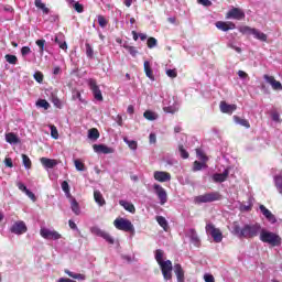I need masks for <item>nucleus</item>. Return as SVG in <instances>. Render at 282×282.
Listing matches in <instances>:
<instances>
[{"label": "nucleus", "mask_w": 282, "mask_h": 282, "mask_svg": "<svg viewBox=\"0 0 282 282\" xmlns=\"http://www.w3.org/2000/svg\"><path fill=\"white\" fill-rule=\"evenodd\" d=\"M153 188H154V191H155V193H156V195L160 199L161 206H164V204L166 202H169V197L166 196V191H164L163 187L158 185V184H154Z\"/></svg>", "instance_id": "nucleus-12"}, {"label": "nucleus", "mask_w": 282, "mask_h": 282, "mask_svg": "<svg viewBox=\"0 0 282 282\" xmlns=\"http://www.w3.org/2000/svg\"><path fill=\"white\" fill-rule=\"evenodd\" d=\"M88 87L90 91H93V96L95 100H98L99 102H102L104 97H102V91L100 90V86H98V82L96 79L90 78L88 80Z\"/></svg>", "instance_id": "nucleus-7"}, {"label": "nucleus", "mask_w": 282, "mask_h": 282, "mask_svg": "<svg viewBox=\"0 0 282 282\" xmlns=\"http://www.w3.org/2000/svg\"><path fill=\"white\" fill-rule=\"evenodd\" d=\"M86 55L88 58H94V48L91 47V44L86 43Z\"/></svg>", "instance_id": "nucleus-44"}, {"label": "nucleus", "mask_w": 282, "mask_h": 282, "mask_svg": "<svg viewBox=\"0 0 282 282\" xmlns=\"http://www.w3.org/2000/svg\"><path fill=\"white\" fill-rule=\"evenodd\" d=\"M166 76H169V78H177V69H167Z\"/></svg>", "instance_id": "nucleus-51"}, {"label": "nucleus", "mask_w": 282, "mask_h": 282, "mask_svg": "<svg viewBox=\"0 0 282 282\" xmlns=\"http://www.w3.org/2000/svg\"><path fill=\"white\" fill-rule=\"evenodd\" d=\"M145 76L150 78V80H154L155 76L153 75V69L151 68V63L149 61H145L143 64Z\"/></svg>", "instance_id": "nucleus-22"}, {"label": "nucleus", "mask_w": 282, "mask_h": 282, "mask_svg": "<svg viewBox=\"0 0 282 282\" xmlns=\"http://www.w3.org/2000/svg\"><path fill=\"white\" fill-rule=\"evenodd\" d=\"M22 163L25 169H32V160H30V156H28L26 154H22Z\"/></svg>", "instance_id": "nucleus-38"}, {"label": "nucleus", "mask_w": 282, "mask_h": 282, "mask_svg": "<svg viewBox=\"0 0 282 282\" xmlns=\"http://www.w3.org/2000/svg\"><path fill=\"white\" fill-rule=\"evenodd\" d=\"M252 36H254L258 41H262V43H265L268 41V35L258 29H253Z\"/></svg>", "instance_id": "nucleus-25"}, {"label": "nucleus", "mask_w": 282, "mask_h": 282, "mask_svg": "<svg viewBox=\"0 0 282 282\" xmlns=\"http://www.w3.org/2000/svg\"><path fill=\"white\" fill-rule=\"evenodd\" d=\"M155 261L161 268L163 279L165 281H171V279H173V262L171 260L164 261V250H155Z\"/></svg>", "instance_id": "nucleus-2"}, {"label": "nucleus", "mask_w": 282, "mask_h": 282, "mask_svg": "<svg viewBox=\"0 0 282 282\" xmlns=\"http://www.w3.org/2000/svg\"><path fill=\"white\" fill-rule=\"evenodd\" d=\"M219 108L221 113H228L229 116H232V112L237 111V105L235 104L229 105L226 101H220Z\"/></svg>", "instance_id": "nucleus-15"}, {"label": "nucleus", "mask_w": 282, "mask_h": 282, "mask_svg": "<svg viewBox=\"0 0 282 282\" xmlns=\"http://www.w3.org/2000/svg\"><path fill=\"white\" fill-rule=\"evenodd\" d=\"M113 226H115V228H117V230H122L123 232H134L135 231L133 224L129 219L117 218L113 221Z\"/></svg>", "instance_id": "nucleus-5"}, {"label": "nucleus", "mask_w": 282, "mask_h": 282, "mask_svg": "<svg viewBox=\"0 0 282 282\" xmlns=\"http://www.w3.org/2000/svg\"><path fill=\"white\" fill-rule=\"evenodd\" d=\"M35 8L39 10H42L44 14H50V8L45 7V3H43V0H35Z\"/></svg>", "instance_id": "nucleus-28"}, {"label": "nucleus", "mask_w": 282, "mask_h": 282, "mask_svg": "<svg viewBox=\"0 0 282 282\" xmlns=\"http://www.w3.org/2000/svg\"><path fill=\"white\" fill-rule=\"evenodd\" d=\"M6 141L9 144H21V139H19V137L14 132L7 133Z\"/></svg>", "instance_id": "nucleus-20"}, {"label": "nucleus", "mask_w": 282, "mask_h": 282, "mask_svg": "<svg viewBox=\"0 0 282 282\" xmlns=\"http://www.w3.org/2000/svg\"><path fill=\"white\" fill-rule=\"evenodd\" d=\"M238 76H239V78H248V73H246L243 70H239Z\"/></svg>", "instance_id": "nucleus-64"}, {"label": "nucleus", "mask_w": 282, "mask_h": 282, "mask_svg": "<svg viewBox=\"0 0 282 282\" xmlns=\"http://www.w3.org/2000/svg\"><path fill=\"white\" fill-rule=\"evenodd\" d=\"M260 241H262V243H269L270 246L276 247V246H281V236L272 232V231H268L265 229H261L260 230Z\"/></svg>", "instance_id": "nucleus-3"}, {"label": "nucleus", "mask_w": 282, "mask_h": 282, "mask_svg": "<svg viewBox=\"0 0 282 282\" xmlns=\"http://www.w3.org/2000/svg\"><path fill=\"white\" fill-rule=\"evenodd\" d=\"M88 138H89L90 140H98V138H100V132L98 131V129L91 128V129L88 131Z\"/></svg>", "instance_id": "nucleus-31"}, {"label": "nucleus", "mask_w": 282, "mask_h": 282, "mask_svg": "<svg viewBox=\"0 0 282 282\" xmlns=\"http://www.w3.org/2000/svg\"><path fill=\"white\" fill-rule=\"evenodd\" d=\"M17 186L22 193H25L28 191V186H25V184L23 183H17Z\"/></svg>", "instance_id": "nucleus-57"}, {"label": "nucleus", "mask_w": 282, "mask_h": 282, "mask_svg": "<svg viewBox=\"0 0 282 282\" xmlns=\"http://www.w3.org/2000/svg\"><path fill=\"white\" fill-rule=\"evenodd\" d=\"M31 52H32V50L30 48V46H23L21 48L22 56H28V54H30Z\"/></svg>", "instance_id": "nucleus-56"}, {"label": "nucleus", "mask_w": 282, "mask_h": 282, "mask_svg": "<svg viewBox=\"0 0 282 282\" xmlns=\"http://www.w3.org/2000/svg\"><path fill=\"white\" fill-rule=\"evenodd\" d=\"M124 50H127V52H129L130 55H132L134 58L135 56H138V48H135V46H130L124 44L123 45Z\"/></svg>", "instance_id": "nucleus-37"}, {"label": "nucleus", "mask_w": 282, "mask_h": 282, "mask_svg": "<svg viewBox=\"0 0 282 282\" xmlns=\"http://www.w3.org/2000/svg\"><path fill=\"white\" fill-rule=\"evenodd\" d=\"M4 58L7 63H9V65H17V63H19V58L17 57V55L7 54Z\"/></svg>", "instance_id": "nucleus-32"}, {"label": "nucleus", "mask_w": 282, "mask_h": 282, "mask_svg": "<svg viewBox=\"0 0 282 282\" xmlns=\"http://www.w3.org/2000/svg\"><path fill=\"white\" fill-rule=\"evenodd\" d=\"M97 19H98V23H99L100 28H107V23H109V22L107 21L106 18H104V15H98Z\"/></svg>", "instance_id": "nucleus-46"}, {"label": "nucleus", "mask_w": 282, "mask_h": 282, "mask_svg": "<svg viewBox=\"0 0 282 282\" xmlns=\"http://www.w3.org/2000/svg\"><path fill=\"white\" fill-rule=\"evenodd\" d=\"M93 149L95 153H104V155H109V153H113V148H109L105 144H94Z\"/></svg>", "instance_id": "nucleus-17"}, {"label": "nucleus", "mask_w": 282, "mask_h": 282, "mask_svg": "<svg viewBox=\"0 0 282 282\" xmlns=\"http://www.w3.org/2000/svg\"><path fill=\"white\" fill-rule=\"evenodd\" d=\"M264 80L271 85L272 89H274V91H281L282 90V84L281 82L276 80L274 78V76H270V75H263Z\"/></svg>", "instance_id": "nucleus-13"}, {"label": "nucleus", "mask_w": 282, "mask_h": 282, "mask_svg": "<svg viewBox=\"0 0 282 282\" xmlns=\"http://www.w3.org/2000/svg\"><path fill=\"white\" fill-rule=\"evenodd\" d=\"M54 41L59 46L61 50H67V42H62L58 39V36H56Z\"/></svg>", "instance_id": "nucleus-48"}, {"label": "nucleus", "mask_w": 282, "mask_h": 282, "mask_svg": "<svg viewBox=\"0 0 282 282\" xmlns=\"http://www.w3.org/2000/svg\"><path fill=\"white\" fill-rule=\"evenodd\" d=\"M90 232L93 235H96L97 237H101V239H105V241H107L108 243L110 245H113L115 243V240L113 238L111 237V235H109V232L98 228V227H93L90 229Z\"/></svg>", "instance_id": "nucleus-10"}, {"label": "nucleus", "mask_w": 282, "mask_h": 282, "mask_svg": "<svg viewBox=\"0 0 282 282\" xmlns=\"http://www.w3.org/2000/svg\"><path fill=\"white\" fill-rule=\"evenodd\" d=\"M226 180V177H213L212 181L215 183V184H221L224 183V181Z\"/></svg>", "instance_id": "nucleus-61"}, {"label": "nucleus", "mask_w": 282, "mask_h": 282, "mask_svg": "<svg viewBox=\"0 0 282 282\" xmlns=\"http://www.w3.org/2000/svg\"><path fill=\"white\" fill-rule=\"evenodd\" d=\"M219 199H221V194H219V192H210L196 196L194 202L196 204H208L210 202H219Z\"/></svg>", "instance_id": "nucleus-4"}, {"label": "nucleus", "mask_w": 282, "mask_h": 282, "mask_svg": "<svg viewBox=\"0 0 282 282\" xmlns=\"http://www.w3.org/2000/svg\"><path fill=\"white\" fill-rule=\"evenodd\" d=\"M174 272H175L177 282L185 281L184 269L182 268V264H175L174 265Z\"/></svg>", "instance_id": "nucleus-21"}, {"label": "nucleus", "mask_w": 282, "mask_h": 282, "mask_svg": "<svg viewBox=\"0 0 282 282\" xmlns=\"http://www.w3.org/2000/svg\"><path fill=\"white\" fill-rule=\"evenodd\" d=\"M34 78H35L36 83H43V78H44L43 73L36 72L34 74Z\"/></svg>", "instance_id": "nucleus-53"}, {"label": "nucleus", "mask_w": 282, "mask_h": 282, "mask_svg": "<svg viewBox=\"0 0 282 282\" xmlns=\"http://www.w3.org/2000/svg\"><path fill=\"white\" fill-rule=\"evenodd\" d=\"M147 45H148L149 50H153V47L158 46V40L155 37H149Z\"/></svg>", "instance_id": "nucleus-41"}, {"label": "nucleus", "mask_w": 282, "mask_h": 282, "mask_svg": "<svg viewBox=\"0 0 282 282\" xmlns=\"http://www.w3.org/2000/svg\"><path fill=\"white\" fill-rule=\"evenodd\" d=\"M188 237L191 239V243H193V246H195L196 248H199V246L202 245V240L199 239V236L197 235V230H195L193 228L189 229Z\"/></svg>", "instance_id": "nucleus-18"}, {"label": "nucleus", "mask_w": 282, "mask_h": 282, "mask_svg": "<svg viewBox=\"0 0 282 282\" xmlns=\"http://www.w3.org/2000/svg\"><path fill=\"white\" fill-rule=\"evenodd\" d=\"M196 154L198 160H200L202 162H205V164L208 162V156H206V154L202 150L196 149Z\"/></svg>", "instance_id": "nucleus-40"}, {"label": "nucleus", "mask_w": 282, "mask_h": 282, "mask_svg": "<svg viewBox=\"0 0 282 282\" xmlns=\"http://www.w3.org/2000/svg\"><path fill=\"white\" fill-rule=\"evenodd\" d=\"M204 280L205 282H215V276L213 274H205Z\"/></svg>", "instance_id": "nucleus-58"}, {"label": "nucleus", "mask_w": 282, "mask_h": 282, "mask_svg": "<svg viewBox=\"0 0 282 282\" xmlns=\"http://www.w3.org/2000/svg\"><path fill=\"white\" fill-rule=\"evenodd\" d=\"M73 8L78 12V14H83V12H85V7L80 2H75Z\"/></svg>", "instance_id": "nucleus-45"}, {"label": "nucleus", "mask_w": 282, "mask_h": 282, "mask_svg": "<svg viewBox=\"0 0 282 282\" xmlns=\"http://www.w3.org/2000/svg\"><path fill=\"white\" fill-rule=\"evenodd\" d=\"M94 199L98 206H105L107 204V200H105V197L102 196V193L100 191L94 192Z\"/></svg>", "instance_id": "nucleus-23"}, {"label": "nucleus", "mask_w": 282, "mask_h": 282, "mask_svg": "<svg viewBox=\"0 0 282 282\" xmlns=\"http://www.w3.org/2000/svg\"><path fill=\"white\" fill-rule=\"evenodd\" d=\"M154 177H171L169 172H154Z\"/></svg>", "instance_id": "nucleus-52"}, {"label": "nucleus", "mask_w": 282, "mask_h": 282, "mask_svg": "<svg viewBox=\"0 0 282 282\" xmlns=\"http://www.w3.org/2000/svg\"><path fill=\"white\" fill-rule=\"evenodd\" d=\"M134 111H135V108L133 107V105L128 106L127 112L130 116H133Z\"/></svg>", "instance_id": "nucleus-62"}, {"label": "nucleus", "mask_w": 282, "mask_h": 282, "mask_svg": "<svg viewBox=\"0 0 282 282\" xmlns=\"http://www.w3.org/2000/svg\"><path fill=\"white\" fill-rule=\"evenodd\" d=\"M163 111H164L165 113H175V111H177V109H175V107L167 106V107H164V108H163Z\"/></svg>", "instance_id": "nucleus-54"}, {"label": "nucleus", "mask_w": 282, "mask_h": 282, "mask_svg": "<svg viewBox=\"0 0 282 282\" xmlns=\"http://www.w3.org/2000/svg\"><path fill=\"white\" fill-rule=\"evenodd\" d=\"M143 117L147 119V120H158V115L151 110H147L144 113H143Z\"/></svg>", "instance_id": "nucleus-36"}, {"label": "nucleus", "mask_w": 282, "mask_h": 282, "mask_svg": "<svg viewBox=\"0 0 282 282\" xmlns=\"http://www.w3.org/2000/svg\"><path fill=\"white\" fill-rule=\"evenodd\" d=\"M35 44L40 47V52H45V40H36Z\"/></svg>", "instance_id": "nucleus-50"}, {"label": "nucleus", "mask_w": 282, "mask_h": 282, "mask_svg": "<svg viewBox=\"0 0 282 282\" xmlns=\"http://www.w3.org/2000/svg\"><path fill=\"white\" fill-rule=\"evenodd\" d=\"M156 221L159 224V226H161V228H163V230H169V221H166V218H164L163 216H158L156 217Z\"/></svg>", "instance_id": "nucleus-29"}, {"label": "nucleus", "mask_w": 282, "mask_h": 282, "mask_svg": "<svg viewBox=\"0 0 282 282\" xmlns=\"http://www.w3.org/2000/svg\"><path fill=\"white\" fill-rule=\"evenodd\" d=\"M239 32L241 34H252L254 32V29L253 28H250L248 25H242V26H239Z\"/></svg>", "instance_id": "nucleus-34"}, {"label": "nucleus", "mask_w": 282, "mask_h": 282, "mask_svg": "<svg viewBox=\"0 0 282 282\" xmlns=\"http://www.w3.org/2000/svg\"><path fill=\"white\" fill-rule=\"evenodd\" d=\"M198 3H200L202 6H205L207 8L213 6V2L210 0H198Z\"/></svg>", "instance_id": "nucleus-60"}, {"label": "nucleus", "mask_w": 282, "mask_h": 282, "mask_svg": "<svg viewBox=\"0 0 282 282\" xmlns=\"http://www.w3.org/2000/svg\"><path fill=\"white\" fill-rule=\"evenodd\" d=\"M51 135L54 140H58V129H56V126H51Z\"/></svg>", "instance_id": "nucleus-49"}, {"label": "nucleus", "mask_w": 282, "mask_h": 282, "mask_svg": "<svg viewBox=\"0 0 282 282\" xmlns=\"http://www.w3.org/2000/svg\"><path fill=\"white\" fill-rule=\"evenodd\" d=\"M10 232H12L13 235H25V232H28V226L25 225V221L23 220L15 221L11 226Z\"/></svg>", "instance_id": "nucleus-9"}, {"label": "nucleus", "mask_w": 282, "mask_h": 282, "mask_svg": "<svg viewBox=\"0 0 282 282\" xmlns=\"http://www.w3.org/2000/svg\"><path fill=\"white\" fill-rule=\"evenodd\" d=\"M231 234L238 239H254V237H259L261 234V225L259 223L256 224H246L241 227L239 221H234L231 226Z\"/></svg>", "instance_id": "nucleus-1"}, {"label": "nucleus", "mask_w": 282, "mask_h": 282, "mask_svg": "<svg viewBox=\"0 0 282 282\" xmlns=\"http://www.w3.org/2000/svg\"><path fill=\"white\" fill-rule=\"evenodd\" d=\"M178 151H180V154H181V158H183V160H188V151H186V149H184V147L181 144L178 145Z\"/></svg>", "instance_id": "nucleus-42"}, {"label": "nucleus", "mask_w": 282, "mask_h": 282, "mask_svg": "<svg viewBox=\"0 0 282 282\" xmlns=\"http://www.w3.org/2000/svg\"><path fill=\"white\" fill-rule=\"evenodd\" d=\"M260 212L263 215V217H265V219L270 221V224H276V217L264 205H260Z\"/></svg>", "instance_id": "nucleus-16"}, {"label": "nucleus", "mask_w": 282, "mask_h": 282, "mask_svg": "<svg viewBox=\"0 0 282 282\" xmlns=\"http://www.w3.org/2000/svg\"><path fill=\"white\" fill-rule=\"evenodd\" d=\"M65 274H67V276H70V279H77L78 281H85L86 276L83 273H74L72 271H69L68 269L64 270Z\"/></svg>", "instance_id": "nucleus-26"}, {"label": "nucleus", "mask_w": 282, "mask_h": 282, "mask_svg": "<svg viewBox=\"0 0 282 282\" xmlns=\"http://www.w3.org/2000/svg\"><path fill=\"white\" fill-rule=\"evenodd\" d=\"M40 235L41 237H43V239H53V241H58V239H63V236L58 234V231L50 230L47 228H41Z\"/></svg>", "instance_id": "nucleus-8"}, {"label": "nucleus", "mask_w": 282, "mask_h": 282, "mask_svg": "<svg viewBox=\"0 0 282 282\" xmlns=\"http://www.w3.org/2000/svg\"><path fill=\"white\" fill-rule=\"evenodd\" d=\"M226 19H235L236 21H242L246 19V12L240 8H232L226 13Z\"/></svg>", "instance_id": "nucleus-11"}, {"label": "nucleus", "mask_w": 282, "mask_h": 282, "mask_svg": "<svg viewBox=\"0 0 282 282\" xmlns=\"http://www.w3.org/2000/svg\"><path fill=\"white\" fill-rule=\"evenodd\" d=\"M213 177H228V170H225L223 174H214Z\"/></svg>", "instance_id": "nucleus-63"}, {"label": "nucleus", "mask_w": 282, "mask_h": 282, "mask_svg": "<svg viewBox=\"0 0 282 282\" xmlns=\"http://www.w3.org/2000/svg\"><path fill=\"white\" fill-rule=\"evenodd\" d=\"M40 162L44 169H54L58 162L54 159L41 158Z\"/></svg>", "instance_id": "nucleus-19"}, {"label": "nucleus", "mask_w": 282, "mask_h": 282, "mask_svg": "<svg viewBox=\"0 0 282 282\" xmlns=\"http://www.w3.org/2000/svg\"><path fill=\"white\" fill-rule=\"evenodd\" d=\"M123 142H126V144H128L129 149H131L132 151H135V149H138V141H131L128 138H123Z\"/></svg>", "instance_id": "nucleus-35"}, {"label": "nucleus", "mask_w": 282, "mask_h": 282, "mask_svg": "<svg viewBox=\"0 0 282 282\" xmlns=\"http://www.w3.org/2000/svg\"><path fill=\"white\" fill-rule=\"evenodd\" d=\"M74 164L77 171H85V163H83L80 160H75Z\"/></svg>", "instance_id": "nucleus-47"}, {"label": "nucleus", "mask_w": 282, "mask_h": 282, "mask_svg": "<svg viewBox=\"0 0 282 282\" xmlns=\"http://www.w3.org/2000/svg\"><path fill=\"white\" fill-rule=\"evenodd\" d=\"M202 169H206V163L204 161L202 162L195 161L193 164V171L197 172V171H202Z\"/></svg>", "instance_id": "nucleus-33"}, {"label": "nucleus", "mask_w": 282, "mask_h": 282, "mask_svg": "<svg viewBox=\"0 0 282 282\" xmlns=\"http://www.w3.org/2000/svg\"><path fill=\"white\" fill-rule=\"evenodd\" d=\"M234 121L236 124H240V127H245V129H250V121L248 119H241L239 116H234Z\"/></svg>", "instance_id": "nucleus-24"}, {"label": "nucleus", "mask_w": 282, "mask_h": 282, "mask_svg": "<svg viewBox=\"0 0 282 282\" xmlns=\"http://www.w3.org/2000/svg\"><path fill=\"white\" fill-rule=\"evenodd\" d=\"M4 164H6V166H8L9 169H12V166H14V164L12 163V159H10V158H6V159H4Z\"/></svg>", "instance_id": "nucleus-59"}, {"label": "nucleus", "mask_w": 282, "mask_h": 282, "mask_svg": "<svg viewBox=\"0 0 282 282\" xmlns=\"http://www.w3.org/2000/svg\"><path fill=\"white\" fill-rule=\"evenodd\" d=\"M62 189L64 191L67 197H72V194L69 193V183H67V181H64L62 183Z\"/></svg>", "instance_id": "nucleus-43"}, {"label": "nucleus", "mask_w": 282, "mask_h": 282, "mask_svg": "<svg viewBox=\"0 0 282 282\" xmlns=\"http://www.w3.org/2000/svg\"><path fill=\"white\" fill-rule=\"evenodd\" d=\"M70 208L75 215H80V205H78V200H76V198L72 199Z\"/></svg>", "instance_id": "nucleus-30"}, {"label": "nucleus", "mask_w": 282, "mask_h": 282, "mask_svg": "<svg viewBox=\"0 0 282 282\" xmlns=\"http://www.w3.org/2000/svg\"><path fill=\"white\" fill-rule=\"evenodd\" d=\"M217 30H221V32H228V30H236L237 24H235L234 22H224V21H217L215 23Z\"/></svg>", "instance_id": "nucleus-14"}, {"label": "nucleus", "mask_w": 282, "mask_h": 282, "mask_svg": "<svg viewBox=\"0 0 282 282\" xmlns=\"http://www.w3.org/2000/svg\"><path fill=\"white\" fill-rule=\"evenodd\" d=\"M119 204L124 208V210H128V213H135V206L132 203L119 200Z\"/></svg>", "instance_id": "nucleus-27"}, {"label": "nucleus", "mask_w": 282, "mask_h": 282, "mask_svg": "<svg viewBox=\"0 0 282 282\" xmlns=\"http://www.w3.org/2000/svg\"><path fill=\"white\" fill-rule=\"evenodd\" d=\"M36 107L47 110V109H50V102H47V100H45V99H39L36 101Z\"/></svg>", "instance_id": "nucleus-39"}, {"label": "nucleus", "mask_w": 282, "mask_h": 282, "mask_svg": "<svg viewBox=\"0 0 282 282\" xmlns=\"http://www.w3.org/2000/svg\"><path fill=\"white\" fill-rule=\"evenodd\" d=\"M25 195L29 196V199L36 202V195H34V193H32L30 189H26Z\"/></svg>", "instance_id": "nucleus-55"}, {"label": "nucleus", "mask_w": 282, "mask_h": 282, "mask_svg": "<svg viewBox=\"0 0 282 282\" xmlns=\"http://www.w3.org/2000/svg\"><path fill=\"white\" fill-rule=\"evenodd\" d=\"M205 230L214 239L215 243H221L224 241V234L221 229L216 228L213 224H207Z\"/></svg>", "instance_id": "nucleus-6"}]
</instances>
